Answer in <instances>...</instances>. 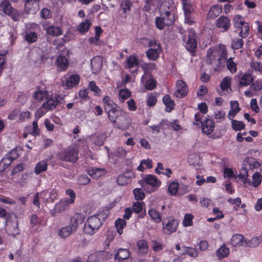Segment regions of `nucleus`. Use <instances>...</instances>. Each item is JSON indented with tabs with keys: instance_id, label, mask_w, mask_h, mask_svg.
Returning <instances> with one entry per match:
<instances>
[{
	"instance_id": "obj_63",
	"label": "nucleus",
	"mask_w": 262,
	"mask_h": 262,
	"mask_svg": "<svg viewBox=\"0 0 262 262\" xmlns=\"http://www.w3.org/2000/svg\"><path fill=\"white\" fill-rule=\"evenodd\" d=\"M183 9L184 12V14H191L193 11V8L188 2H185L183 4Z\"/></svg>"
},
{
	"instance_id": "obj_22",
	"label": "nucleus",
	"mask_w": 262,
	"mask_h": 262,
	"mask_svg": "<svg viewBox=\"0 0 262 262\" xmlns=\"http://www.w3.org/2000/svg\"><path fill=\"white\" fill-rule=\"evenodd\" d=\"M106 172V170L104 168L92 167L88 170L89 174L92 178L98 179L104 176Z\"/></svg>"
},
{
	"instance_id": "obj_9",
	"label": "nucleus",
	"mask_w": 262,
	"mask_h": 262,
	"mask_svg": "<svg viewBox=\"0 0 262 262\" xmlns=\"http://www.w3.org/2000/svg\"><path fill=\"white\" fill-rule=\"evenodd\" d=\"M239 87L247 86L254 81L252 75L250 73H241L236 76Z\"/></svg>"
},
{
	"instance_id": "obj_49",
	"label": "nucleus",
	"mask_w": 262,
	"mask_h": 262,
	"mask_svg": "<svg viewBox=\"0 0 262 262\" xmlns=\"http://www.w3.org/2000/svg\"><path fill=\"white\" fill-rule=\"evenodd\" d=\"M227 69L232 73H234L236 72V64L232 60V58H229L226 61Z\"/></svg>"
},
{
	"instance_id": "obj_11",
	"label": "nucleus",
	"mask_w": 262,
	"mask_h": 262,
	"mask_svg": "<svg viewBox=\"0 0 262 262\" xmlns=\"http://www.w3.org/2000/svg\"><path fill=\"white\" fill-rule=\"evenodd\" d=\"M215 25L217 28L222 29V31L225 32L230 28V20L227 16L222 15L216 19Z\"/></svg>"
},
{
	"instance_id": "obj_2",
	"label": "nucleus",
	"mask_w": 262,
	"mask_h": 262,
	"mask_svg": "<svg viewBox=\"0 0 262 262\" xmlns=\"http://www.w3.org/2000/svg\"><path fill=\"white\" fill-rule=\"evenodd\" d=\"M84 219V216L82 214L75 213L71 218L70 225L61 228L58 232L59 235L62 238L68 237L76 231L78 225L83 222Z\"/></svg>"
},
{
	"instance_id": "obj_1",
	"label": "nucleus",
	"mask_w": 262,
	"mask_h": 262,
	"mask_svg": "<svg viewBox=\"0 0 262 262\" xmlns=\"http://www.w3.org/2000/svg\"><path fill=\"white\" fill-rule=\"evenodd\" d=\"M227 58V51L225 49L210 48L207 51L206 62L211 64L214 69L219 68L222 61Z\"/></svg>"
},
{
	"instance_id": "obj_23",
	"label": "nucleus",
	"mask_w": 262,
	"mask_h": 262,
	"mask_svg": "<svg viewBox=\"0 0 262 262\" xmlns=\"http://www.w3.org/2000/svg\"><path fill=\"white\" fill-rule=\"evenodd\" d=\"M222 11V6L219 5H214L212 6L207 13V18L213 19L218 16Z\"/></svg>"
},
{
	"instance_id": "obj_54",
	"label": "nucleus",
	"mask_w": 262,
	"mask_h": 262,
	"mask_svg": "<svg viewBox=\"0 0 262 262\" xmlns=\"http://www.w3.org/2000/svg\"><path fill=\"white\" fill-rule=\"evenodd\" d=\"M224 174L225 178H227L228 179L231 178L236 179L237 175L234 174L233 170L229 168H225L224 171Z\"/></svg>"
},
{
	"instance_id": "obj_7",
	"label": "nucleus",
	"mask_w": 262,
	"mask_h": 262,
	"mask_svg": "<svg viewBox=\"0 0 262 262\" xmlns=\"http://www.w3.org/2000/svg\"><path fill=\"white\" fill-rule=\"evenodd\" d=\"M120 117L118 118L117 122H115L114 125L119 129H125L129 127L130 125V121L129 116L127 114L123 112V113L119 112Z\"/></svg>"
},
{
	"instance_id": "obj_56",
	"label": "nucleus",
	"mask_w": 262,
	"mask_h": 262,
	"mask_svg": "<svg viewBox=\"0 0 262 262\" xmlns=\"http://www.w3.org/2000/svg\"><path fill=\"white\" fill-rule=\"evenodd\" d=\"M10 234L15 236L19 233V230L18 228V223H12L11 226L9 227Z\"/></svg>"
},
{
	"instance_id": "obj_4",
	"label": "nucleus",
	"mask_w": 262,
	"mask_h": 262,
	"mask_svg": "<svg viewBox=\"0 0 262 262\" xmlns=\"http://www.w3.org/2000/svg\"><path fill=\"white\" fill-rule=\"evenodd\" d=\"M234 26L236 29H240L239 36L245 38L249 35V26L247 23L245 22L239 15L234 16L233 18Z\"/></svg>"
},
{
	"instance_id": "obj_28",
	"label": "nucleus",
	"mask_w": 262,
	"mask_h": 262,
	"mask_svg": "<svg viewBox=\"0 0 262 262\" xmlns=\"http://www.w3.org/2000/svg\"><path fill=\"white\" fill-rule=\"evenodd\" d=\"M229 249L225 245H223L216 250V255L219 259H222L227 257L229 255Z\"/></svg>"
},
{
	"instance_id": "obj_58",
	"label": "nucleus",
	"mask_w": 262,
	"mask_h": 262,
	"mask_svg": "<svg viewBox=\"0 0 262 262\" xmlns=\"http://www.w3.org/2000/svg\"><path fill=\"white\" fill-rule=\"evenodd\" d=\"M78 183L80 185H87L91 182V179L85 175H81L77 178Z\"/></svg>"
},
{
	"instance_id": "obj_29",
	"label": "nucleus",
	"mask_w": 262,
	"mask_h": 262,
	"mask_svg": "<svg viewBox=\"0 0 262 262\" xmlns=\"http://www.w3.org/2000/svg\"><path fill=\"white\" fill-rule=\"evenodd\" d=\"M103 102L105 104L104 110L105 112H110V110L116 107L117 106L113 101L111 100L108 96H105L102 99Z\"/></svg>"
},
{
	"instance_id": "obj_42",
	"label": "nucleus",
	"mask_w": 262,
	"mask_h": 262,
	"mask_svg": "<svg viewBox=\"0 0 262 262\" xmlns=\"http://www.w3.org/2000/svg\"><path fill=\"white\" fill-rule=\"evenodd\" d=\"M37 34L35 32L30 31L27 32L25 35V39L29 43H33L35 42L37 40Z\"/></svg>"
},
{
	"instance_id": "obj_36",
	"label": "nucleus",
	"mask_w": 262,
	"mask_h": 262,
	"mask_svg": "<svg viewBox=\"0 0 262 262\" xmlns=\"http://www.w3.org/2000/svg\"><path fill=\"white\" fill-rule=\"evenodd\" d=\"M48 96V93L47 91H42L40 90H38L37 91H35L33 95L34 98L38 101H42L44 99V98L47 100Z\"/></svg>"
},
{
	"instance_id": "obj_41",
	"label": "nucleus",
	"mask_w": 262,
	"mask_h": 262,
	"mask_svg": "<svg viewBox=\"0 0 262 262\" xmlns=\"http://www.w3.org/2000/svg\"><path fill=\"white\" fill-rule=\"evenodd\" d=\"M91 25V22L89 20H85L84 21L81 23L78 27V30L81 33L87 32Z\"/></svg>"
},
{
	"instance_id": "obj_14",
	"label": "nucleus",
	"mask_w": 262,
	"mask_h": 262,
	"mask_svg": "<svg viewBox=\"0 0 262 262\" xmlns=\"http://www.w3.org/2000/svg\"><path fill=\"white\" fill-rule=\"evenodd\" d=\"M69 204L65 200H61L56 203L53 209L50 210V213L52 216H55L57 214L64 211L68 207Z\"/></svg>"
},
{
	"instance_id": "obj_24",
	"label": "nucleus",
	"mask_w": 262,
	"mask_h": 262,
	"mask_svg": "<svg viewBox=\"0 0 262 262\" xmlns=\"http://www.w3.org/2000/svg\"><path fill=\"white\" fill-rule=\"evenodd\" d=\"M119 112L121 113H123V111L120 110L119 107L117 106L116 107L110 110V112H107L106 113L107 114L108 118L110 121L113 123H115V122H117L118 118L120 117Z\"/></svg>"
},
{
	"instance_id": "obj_46",
	"label": "nucleus",
	"mask_w": 262,
	"mask_h": 262,
	"mask_svg": "<svg viewBox=\"0 0 262 262\" xmlns=\"http://www.w3.org/2000/svg\"><path fill=\"white\" fill-rule=\"evenodd\" d=\"M127 67L130 69L138 66V61L137 57L135 56H130L126 60Z\"/></svg>"
},
{
	"instance_id": "obj_5",
	"label": "nucleus",
	"mask_w": 262,
	"mask_h": 262,
	"mask_svg": "<svg viewBox=\"0 0 262 262\" xmlns=\"http://www.w3.org/2000/svg\"><path fill=\"white\" fill-rule=\"evenodd\" d=\"M78 152L76 146L73 145L60 153L59 157L61 160L75 163L78 160Z\"/></svg>"
},
{
	"instance_id": "obj_3",
	"label": "nucleus",
	"mask_w": 262,
	"mask_h": 262,
	"mask_svg": "<svg viewBox=\"0 0 262 262\" xmlns=\"http://www.w3.org/2000/svg\"><path fill=\"white\" fill-rule=\"evenodd\" d=\"M102 225L100 219L96 215L89 217L84 224L83 231L85 234L93 235Z\"/></svg>"
},
{
	"instance_id": "obj_35",
	"label": "nucleus",
	"mask_w": 262,
	"mask_h": 262,
	"mask_svg": "<svg viewBox=\"0 0 262 262\" xmlns=\"http://www.w3.org/2000/svg\"><path fill=\"white\" fill-rule=\"evenodd\" d=\"M48 164L46 161H41L38 162L35 168L34 172L38 174L43 171H45L47 169Z\"/></svg>"
},
{
	"instance_id": "obj_6",
	"label": "nucleus",
	"mask_w": 262,
	"mask_h": 262,
	"mask_svg": "<svg viewBox=\"0 0 262 262\" xmlns=\"http://www.w3.org/2000/svg\"><path fill=\"white\" fill-rule=\"evenodd\" d=\"M175 20L174 16L169 14H161L160 17H158L156 19V24L157 28L162 30L165 26L172 25Z\"/></svg>"
},
{
	"instance_id": "obj_15",
	"label": "nucleus",
	"mask_w": 262,
	"mask_h": 262,
	"mask_svg": "<svg viewBox=\"0 0 262 262\" xmlns=\"http://www.w3.org/2000/svg\"><path fill=\"white\" fill-rule=\"evenodd\" d=\"M201 125L202 132L206 135H210L214 130L215 123L211 119H205L204 121L201 122Z\"/></svg>"
},
{
	"instance_id": "obj_48",
	"label": "nucleus",
	"mask_w": 262,
	"mask_h": 262,
	"mask_svg": "<svg viewBox=\"0 0 262 262\" xmlns=\"http://www.w3.org/2000/svg\"><path fill=\"white\" fill-rule=\"evenodd\" d=\"M248 176V168L247 166L243 165V167L241 169L240 172L237 176V178L239 179L243 180L244 182L246 180V178Z\"/></svg>"
},
{
	"instance_id": "obj_16",
	"label": "nucleus",
	"mask_w": 262,
	"mask_h": 262,
	"mask_svg": "<svg viewBox=\"0 0 262 262\" xmlns=\"http://www.w3.org/2000/svg\"><path fill=\"white\" fill-rule=\"evenodd\" d=\"M58 196L56 190L52 189L50 191H44L40 193V198L45 200L47 202H53Z\"/></svg>"
},
{
	"instance_id": "obj_53",
	"label": "nucleus",
	"mask_w": 262,
	"mask_h": 262,
	"mask_svg": "<svg viewBox=\"0 0 262 262\" xmlns=\"http://www.w3.org/2000/svg\"><path fill=\"white\" fill-rule=\"evenodd\" d=\"M135 198L137 200H142L145 197L143 190L141 188H136L133 191Z\"/></svg>"
},
{
	"instance_id": "obj_32",
	"label": "nucleus",
	"mask_w": 262,
	"mask_h": 262,
	"mask_svg": "<svg viewBox=\"0 0 262 262\" xmlns=\"http://www.w3.org/2000/svg\"><path fill=\"white\" fill-rule=\"evenodd\" d=\"M164 104L166 105L165 110L167 112H170L174 108V102L168 95L164 96L163 98Z\"/></svg>"
},
{
	"instance_id": "obj_12",
	"label": "nucleus",
	"mask_w": 262,
	"mask_h": 262,
	"mask_svg": "<svg viewBox=\"0 0 262 262\" xmlns=\"http://www.w3.org/2000/svg\"><path fill=\"white\" fill-rule=\"evenodd\" d=\"M196 34L193 31H190L188 34V38L186 42V48L190 52H194L196 49L197 42Z\"/></svg>"
},
{
	"instance_id": "obj_62",
	"label": "nucleus",
	"mask_w": 262,
	"mask_h": 262,
	"mask_svg": "<svg viewBox=\"0 0 262 262\" xmlns=\"http://www.w3.org/2000/svg\"><path fill=\"white\" fill-rule=\"evenodd\" d=\"M144 205L143 202H137L133 204V209L137 213L141 212L143 207Z\"/></svg>"
},
{
	"instance_id": "obj_8",
	"label": "nucleus",
	"mask_w": 262,
	"mask_h": 262,
	"mask_svg": "<svg viewBox=\"0 0 262 262\" xmlns=\"http://www.w3.org/2000/svg\"><path fill=\"white\" fill-rule=\"evenodd\" d=\"M109 253L107 251H101L91 254L89 257V262H103L110 258Z\"/></svg>"
},
{
	"instance_id": "obj_60",
	"label": "nucleus",
	"mask_w": 262,
	"mask_h": 262,
	"mask_svg": "<svg viewBox=\"0 0 262 262\" xmlns=\"http://www.w3.org/2000/svg\"><path fill=\"white\" fill-rule=\"evenodd\" d=\"M89 87L90 89L96 95H99L101 90L96 85V83L94 81H92L89 83Z\"/></svg>"
},
{
	"instance_id": "obj_47",
	"label": "nucleus",
	"mask_w": 262,
	"mask_h": 262,
	"mask_svg": "<svg viewBox=\"0 0 262 262\" xmlns=\"http://www.w3.org/2000/svg\"><path fill=\"white\" fill-rule=\"evenodd\" d=\"M231 78L229 76L225 77L221 83V88L222 90H227L231 87Z\"/></svg>"
},
{
	"instance_id": "obj_19",
	"label": "nucleus",
	"mask_w": 262,
	"mask_h": 262,
	"mask_svg": "<svg viewBox=\"0 0 262 262\" xmlns=\"http://www.w3.org/2000/svg\"><path fill=\"white\" fill-rule=\"evenodd\" d=\"M160 12L161 14L164 13L166 15L169 14L174 16L175 7L170 3L165 2L162 5L160 9Z\"/></svg>"
},
{
	"instance_id": "obj_64",
	"label": "nucleus",
	"mask_w": 262,
	"mask_h": 262,
	"mask_svg": "<svg viewBox=\"0 0 262 262\" xmlns=\"http://www.w3.org/2000/svg\"><path fill=\"white\" fill-rule=\"evenodd\" d=\"M156 81L152 79H148L145 84L146 89L148 90L154 89L156 87Z\"/></svg>"
},
{
	"instance_id": "obj_61",
	"label": "nucleus",
	"mask_w": 262,
	"mask_h": 262,
	"mask_svg": "<svg viewBox=\"0 0 262 262\" xmlns=\"http://www.w3.org/2000/svg\"><path fill=\"white\" fill-rule=\"evenodd\" d=\"M250 65L253 69L262 74V63L260 62L253 61L251 62Z\"/></svg>"
},
{
	"instance_id": "obj_27",
	"label": "nucleus",
	"mask_w": 262,
	"mask_h": 262,
	"mask_svg": "<svg viewBox=\"0 0 262 262\" xmlns=\"http://www.w3.org/2000/svg\"><path fill=\"white\" fill-rule=\"evenodd\" d=\"M46 31L48 35L53 36H58L62 34L63 32L61 29L57 26H50L46 28Z\"/></svg>"
},
{
	"instance_id": "obj_26",
	"label": "nucleus",
	"mask_w": 262,
	"mask_h": 262,
	"mask_svg": "<svg viewBox=\"0 0 262 262\" xmlns=\"http://www.w3.org/2000/svg\"><path fill=\"white\" fill-rule=\"evenodd\" d=\"M57 66L60 70L64 71L66 70L69 66L68 59L63 56H59L56 59Z\"/></svg>"
},
{
	"instance_id": "obj_57",
	"label": "nucleus",
	"mask_w": 262,
	"mask_h": 262,
	"mask_svg": "<svg viewBox=\"0 0 262 262\" xmlns=\"http://www.w3.org/2000/svg\"><path fill=\"white\" fill-rule=\"evenodd\" d=\"M193 216L191 214H185L184 220L183 221V224L185 227L190 226L192 225V219Z\"/></svg>"
},
{
	"instance_id": "obj_34",
	"label": "nucleus",
	"mask_w": 262,
	"mask_h": 262,
	"mask_svg": "<svg viewBox=\"0 0 262 262\" xmlns=\"http://www.w3.org/2000/svg\"><path fill=\"white\" fill-rule=\"evenodd\" d=\"M129 252L126 249H120L115 255V259L119 260H124L129 257Z\"/></svg>"
},
{
	"instance_id": "obj_51",
	"label": "nucleus",
	"mask_w": 262,
	"mask_h": 262,
	"mask_svg": "<svg viewBox=\"0 0 262 262\" xmlns=\"http://www.w3.org/2000/svg\"><path fill=\"white\" fill-rule=\"evenodd\" d=\"M261 239L259 237H253L248 241H246V247H255L259 245Z\"/></svg>"
},
{
	"instance_id": "obj_59",
	"label": "nucleus",
	"mask_w": 262,
	"mask_h": 262,
	"mask_svg": "<svg viewBox=\"0 0 262 262\" xmlns=\"http://www.w3.org/2000/svg\"><path fill=\"white\" fill-rule=\"evenodd\" d=\"M251 88L254 91H258L262 89V81L260 80H257L252 82Z\"/></svg>"
},
{
	"instance_id": "obj_10",
	"label": "nucleus",
	"mask_w": 262,
	"mask_h": 262,
	"mask_svg": "<svg viewBox=\"0 0 262 262\" xmlns=\"http://www.w3.org/2000/svg\"><path fill=\"white\" fill-rule=\"evenodd\" d=\"M177 90L174 92V95L178 98H183L185 97L188 91L187 84L182 80H179L176 83Z\"/></svg>"
},
{
	"instance_id": "obj_31",
	"label": "nucleus",
	"mask_w": 262,
	"mask_h": 262,
	"mask_svg": "<svg viewBox=\"0 0 262 262\" xmlns=\"http://www.w3.org/2000/svg\"><path fill=\"white\" fill-rule=\"evenodd\" d=\"M144 181L146 184H149L152 186H159L161 182L159 181L156 176L151 174H148L145 177Z\"/></svg>"
},
{
	"instance_id": "obj_45",
	"label": "nucleus",
	"mask_w": 262,
	"mask_h": 262,
	"mask_svg": "<svg viewBox=\"0 0 262 262\" xmlns=\"http://www.w3.org/2000/svg\"><path fill=\"white\" fill-rule=\"evenodd\" d=\"M132 2L129 0H125L120 4V9L122 10L123 13H126L130 11L132 6Z\"/></svg>"
},
{
	"instance_id": "obj_50",
	"label": "nucleus",
	"mask_w": 262,
	"mask_h": 262,
	"mask_svg": "<svg viewBox=\"0 0 262 262\" xmlns=\"http://www.w3.org/2000/svg\"><path fill=\"white\" fill-rule=\"evenodd\" d=\"M179 187V184L178 182H172L168 186V192L171 195H174L177 193Z\"/></svg>"
},
{
	"instance_id": "obj_55",
	"label": "nucleus",
	"mask_w": 262,
	"mask_h": 262,
	"mask_svg": "<svg viewBox=\"0 0 262 262\" xmlns=\"http://www.w3.org/2000/svg\"><path fill=\"white\" fill-rule=\"evenodd\" d=\"M66 193L70 197V199H67L65 200V201H66L69 204L73 203L76 198L75 192L71 189H68L66 190Z\"/></svg>"
},
{
	"instance_id": "obj_25",
	"label": "nucleus",
	"mask_w": 262,
	"mask_h": 262,
	"mask_svg": "<svg viewBox=\"0 0 262 262\" xmlns=\"http://www.w3.org/2000/svg\"><path fill=\"white\" fill-rule=\"evenodd\" d=\"M156 48H150L146 52V56L150 59L155 60L159 57V54L161 51L160 46H156Z\"/></svg>"
},
{
	"instance_id": "obj_37",
	"label": "nucleus",
	"mask_w": 262,
	"mask_h": 262,
	"mask_svg": "<svg viewBox=\"0 0 262 262\" xmlns=\"http://www.w3.org/2000/svg\"><path fill=\"white\" fill-rule=\"evenodd\" d=\"M126 222L124 219H118L115 222V226L117 232L119 234H122L123 232V228L126 226Z\"/></svg>"
},
{
	"instance_id": "obj_17",
	"label": "nucleus",
	"mask_w": 262,
	"mask_h": 262,
	"mask_svg": "<svg viewBox=\"0 0 262 262\" xmlns=\"http://www.w3.org/2000/svg\"><path fill=\"white\" fill-rule=\"evenodd\" d=\"M102 58L100 56L94 57L91 60V68L93 73H99L101 70L102 67Z\"/></svg>"
},
{
	"instance_id": "obj_21",
	"label": "nucleus",
	"mask_w": 262,
	"mask_h": 262,
	"mask_svg": "<svg viewBox=\"0 0 262 262\" xmlns=\"http://www.w3.org/2000/svg\"><path fill=\"white\" fill-rule=\"evenodd\" d=\"M231 244L233 246L246 247V241L244 240V237L242 234L233 235L231 239Z\"/></svg>"
},
{
	"instance_id": "obj_13",
	"label": "nucleus",
	"mask_w": 262,
	"mask_h": 262,
	"mask_svg": "<svg viewBox=\"0 0 262 262\" xmlns=\"http://www.w3.org/2000/svg\"><path fill=\"white\" fill-rule=\"evenodd\" d=\"M179 222L175 219L170 220L165 225L163 224V229L166 234H170L174 232L178 226Z\"/></svg>"
},
{
	"instance_id": "obj_52",
	"label": "nucleus",
	"mask_w": 262,
	"mask_h": 262,
	"mask_svg": "<svg viewBox=\"0 0 262 262\" xmlns=\"http://www.w3.org/2000/svg\"><path fill=\"white\" fill-rule=\"evenodd\" d=\"M252 179V185L255 187H257L261 182V175L258 172H256L253 174Z\"/></svg>"
},
{
	"instance_id": "obj_30",
	"label": "nucleus",
	"mask_w": 262,
	"mask_h": 262,
	"mask_svg": "<svg viewBox=\"0 0 262 262\" xmlns=\"http://www.w3.org/2000/svg\"><path fill=\"white\" fill-rule=\"evenodd\" d=\"M243 165L247 166L248 168L249 169H253L255 168L258 167L259 166V163L255 159L250 157L247 158L245 160Z\"/></svg>"
},
{
	"instance_id": "obj_20",
	"label": "nucleus",
	"mask_w": 262,
	"mask_h": 262,
	"mask_svg": "<svg viewBox=\"0 0 262 262\" xmlns=\"http://www.w3.org/2000/svg\"><path fill=\"white\" fill-rule=\"evenodd\" d=\"M13 9L9 1L4 0L0 4V14L9 15L13 12Z\"/></svg>"
},
{
	"instance_id": "obj_18",
	"label": "nucleus",
	"mask_w": 262,
	"mask_h": 262,
	"mask_svg": "<svg viewBox=\"0 0 262 262\" xmlns=\"http://www.w3.org/2000/svg\"><path fill=\"white\" fill-rule=\"evenodd\" d=\"M46 100L47 101L42 104L41 107L47 110H52L55 108L59 102L58 98L56 96L51 98L48 97Z\"/></svg>"
},
{
	"instance_id": "obj_44",
	"label": "nucleus",
	"mask_w": 262,
	"mask_h": 262,
	"mask_svg": "<svg viewBox=\"0 0 262 262\" xmlns=\"http://www.w3.org/2000/svg\"><path fill=\"white\" fill-rule=\"evenodd\" d=\"M232 127L234 130H241L245 128V125L242 121L232 120L231 121Z\"/></svg>"
},
{
	"instance_id": "obj_38",
	"label": "nucleus",
	"mask_w": 262,
	"mask_h": 262,
	"mask_svg": "<svg viewBox=\"0 0 262 262\" xmlns=\"http://www.w3.org/2000/svg\"><path fill=\"white\" fill-rule=\"evenodd\" d=\"M148 214L151 219L156 223H159L162 221L161 214L156 210L151 209L148 211Z\"/></svg>"
},
{
	"instance_id": "obj_33",
	"label": "nucleus",
	"mask_w": 262,
	"mask_h": 262,
	"mask_svg": "<svg viewBox=\"0 0 262 262\" xmlns=\"http://www.w3.org/2000/svg\"><path fill=\"white\" fill-rule=\"evenodd\" d=\"M79 81V77L78 75H72L67 80L66 86L68 88H73L78 85Z\"/></svg>"
},
{
	"instance_id": "obj_43",
	"label": "nucleus",
	"mask_w": 262,
	"mask_h": 262,
	"mask_svg": "<svg viewBox=\"0 0 262 262\" xmlns=\"http://www.w3.org/2000/svg\"><path fill=\"white\" fill-rule=\"evenodd\" d=\"M244 40L242 38H235L232 40L231 47L234 50L243 48Z\"/></svg>"
},
{
	"instance_id": "obj_39",
	"label": "nucleus",
	"mask_w": 262,
	"mask_h": 262,
	"mask_svg": "<svg viewBox=\"0 0 262 262\" xmlns=\"http://www.w3.org/2000/svg\"><path fill=\"white\" fill-rule=\"evenodd\" d=\"M137 246L138 247L139 252L141 254L146 253L148 251V246L147 242L144 240H140L137 243Z\"/></svg>"
},
{
	"instance_id": "obj_40",
	"label": "nucleus",
	"mask_w": 262,
	"mask_h": 262,
	"mask_svg": "<svg viewBox=\"0 0 262 262\" xmlns=\"http://www.w3.org/2000/svg\"><path fill=\"white\" fill-rule=\"evenodd\" d=\"M131 181L129 177L121 174L118 176L117 182L119 185L124 186L129 183Z\"/></svg>"
}]
</instances>
